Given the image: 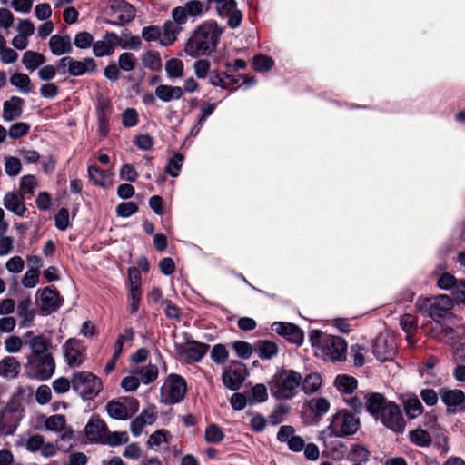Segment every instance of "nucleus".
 Here are the masks:
<instances>
[{
  "mask_svg": "<svg viewBox=\"0 0 465 465\" xmlns=\"http://www.w3.org/2000/svg\"><path fill=\"white\" fill-rule=\"evenodd\" d=\"M223 28L215 21L201 24L187 40L184 52L191 57L209 55L215 51Z\"/></svg>",
  "mask_w": 465,
  "mask_h": 465,
  "instance_id": "f257e3e1",
  "label": "nucleus"
},
{
  "mask_svg": "<svg viewBox=\"0 0 465 465\" xmlns=\"http://www.w3.org/2000/svg\"><path fill=\"white\" fill-rule=\"evenodd\" d=\"M302 381L300 372L281 368L272 376L268 386L272 396L276 400H292L298 394Z\"/></svg>",
  "mask_w": 465,
  "mask_h": 465,
  "instance_id": "f03ea898",
  "label": "nucleus"
},
{
  "mask_svg": "<svg viewBox=\"0 0 465 465\" xmlns=\"http://www.w3.org/2000/svg\"><path fill=\"white\" fill-rule=\"evenodd\" d=\"M310 342L315 349L316 355H320L325 361H340L345 359L347 343L341 337L313 330L310 333Z\"/></svg>",
  "mask_w": 465,
  "mask_h": 465,
  "instance_id": "7ed1b4c3",
  "label": "nucleus"
},
{
  "mask_svg": "<svg viewBox=\"0 0 465 465\" xmlns=\"http://www.w3.org/2000/svg\"><path fill=\"white\" fill-rule=\"evenodd\" d=\"M72 389L84 400L94 399L102 391L100 378L89 371H77L71 378Z\"/></svg>",
  "mask_w": 465,
  "mask_h": 465,
  "instance_id": "20e7f679",
  "label": "nucleus"
},
{
  "mask_svg": "<svg viewBox=\"0 0 465 465\" xmlns=\"http://www.w3.org/2000/svg\"><path fill=\"white\" fill-rule=\"evenodd\" d=\"M187 393V383L179 374H169L160 388L161 402L174 405L181 402Z\"/></svg>",
  "mask_w": 465,
  "mask_h": 465,
  "instance_id": "39448f33",
  "label": "nucleus"
},
{
  "mask_svg": "<svg viewBox=\"0 0 465 465\" xmlns=\"http://www.w3.org/2000/svg\"><path fill=\"white\" fill-rule=\"evenodd\" d=\"M359 427V418L346 410H341L331 417L328 430L331 436L344 438L355 434Z\"/></svg>",
  "mask_w": 465,
  "mask_h": 465,
  "instance_id": "423d86ee",
  "label": "nucleus"
},
{
  "mask_svg": "<svg viewBox=\"0 0 465 465\" xmlns=\"http://www.w3.org/2000/svg\"><path fill=\"white\" fill-rule=\"evenodd\" d=\"M55 362L51 354L44 356L29 357L26 371L31 378L45 381L54 372Z\"/></svg>",
  "mask_w": 465,
  "mask_h": 465,
  "instance_id": "0eeeda50",
  "label": "nucleus"
},
{
  "mask_svg": "<svg viewBox=\"0 0 465 465\" xmlns=\"http://www.w3.org/2000/svg\"><path fill=\"white\" fill-rule=\"evenodd\" d=\"M376 420H380L384 427L396 433H402L406 426L400 406L393 401L383 408Z\"/></svg>",
  "mask_w": 465,
  "mask_h": 465,
  "instance_id": "6e6552de",
  "label": "nucleus"
},
{
  "mask_svg": "<svg viewBox=\"0 0 465 465\" xmlns=\"http://www.w3.org/2000/svg\"><path fill=\"white\" fill-rule=\"evenodd\" d=\"M65 362L72 368L79 367L85 360L86 347L83 341L76 338L68 339L62 345Z\"/></svg>",
  "mask_w": 465,
  "mask_h": 465,
  "instance_id": "1a4fd4ad",
  "label": "nucleus"
},
{
  "mask_svg": "<svg viewBox=\"0 0 465 465\" xmlns=\"http://www.w3.org/2000/svg\"><path fill=\"white\" fill-rule=\"evenodd\" d=\"M215 4L218 15L227 20L229 27L235 29L242 21V13L237 8L235 0H208Z\"/></svg>",
  "mask_w": 465,
  "mask_h": 465,
  "instance_id": "9d476101",
  "label": "nucleus"
},
{
  "mask_svg": "<svg viewBox=\"0 0 465 465\" xmlns=\"http://www.w3.org/2000/svg\"><path fill=\"white\" fill-rule=\"evenodd\" d=\"M135 8L124 0H113L109 6L110 23L112 25H125L134 19Z\"/></svg>",
  "mask_w": 465,
  "mask_h": 465,
  "instance_id": "9b49d317",
  "label": "nucleus"
},
{
  "mask_svg": "<svg viewBox=\"0 0 465 465\" xmlns=\"http://www.w3.org/2000/svg\"><path fill=\"white\" fill-rule=\"evenodd\" d=\"M118 45H121V37L114 32H106L100 40L94 42L93 53L96 57L109 56Z\"/></svg>",
  "mask_w": 465,
  "mask_h": 465,
  "instance_id": "f8f14e48",
  "label": "nucleus"
},
{
  "mask_svg": "<svg viewBox=\"0 0 465 465\" xmlns=\"http://www.w3.org/2000/svg\"><path fill=\"white\" fill-rule=\"evenodd\" d=\"M272 330L292 343L301 345L303 342V331L293 323L275 322L272 324Z\"/></svg>",
  "mask_w": 465,
  "mask_h": 465,
  "instance_id": "ddd939ff",
  "label": "nucleus"
},
{
  "mask_svg": "<svg viewBox=\"0 0 465 465\" xmlns=\"http://www.w3.org/2000/svg\"><path fill=\"white\" fill-rule=\"evenodd\" d=\"M439 395L450 413L456 412L465 403V393L460 389L443 387L440 389Z\"/></svg>",
  "mask_w": 465,
  "mask_h": 465,
  "instance_id": "4468645a",
  "label": "nucleus"
},
{
  "mask_svg": "<svg viewBox=\"0 0 465 465\" xmlns=\"http://www.w3.org/2000/svg\"><path fill=\"white\" fill-rule=\"evenodd\" d=\"M37 293H39L40 308L44 312H54L63 303V298L54 287H45L39 290Z\"/></svg>",
  "mask_w": 465,
  "mask_h": 465,
  "instance_id": "2eb2a0df",
  "label": "nucleus"
},
{
  "mask_svg": "<svg viewBox=\"0 0 465 465\" xmlns=\"http://www.w3.org/2000/svg\"><path fill=\"white\" fill-rule=\"evenodd\" d=\"M24 341L25 344L27 345L32 351L30 357L49 354L47 351L51 347V342L44 335H34V332L29 331L24 334Z\"/></svg>",
  "mask_w": 465,
  "mask_h": 465,
  "instance_id": "dca6fc26",
  "label": "nucleus"
},
{
  "mask_svg": "<svg viewBox=\"0 0 465 465\" xmlns=\"http://www.w3.org/2000/svg\"><path fill=\"white\" fill-rule=\"evenodd\" d=\"M107 425L105 422L94 416H92L84 427V433L90 442L102 443Z\"/></svg>",
  "mask_w": 465,
  "mask_h": 465,
  "instance_id": "f3484780",
  "label": "nucleus"
},
{
  "mask_svg": "<svg viewBox=\"0 0 465 465\" xmlns=\"http://www.w3.org/2000/svg\"><path fill=\"white\" fill-rule=\"evenodd\" d=\"M209 346L204 343L193 341L179 351L180 357L187 363L200 361L206 354Z\"/></svg>",
  "mask_w": 465,
  "mask_h": 465,
  "instance_id": "a211bd4d",
  "label": "nucleus"
},
{
  "mask_svg": "<svg viewBox=\"0 0 465 465\" xmlns=\"http://www.w3.org/2000/svg\"><path fill=\"white\" fill-rule=\"evenodd\" d=\"M96 61L92 57H85L82 60H75L70 56L69 75L77 77L84 74H91L96 71Z\"/></svg>",
  "mask_w": 465,
  "mask_h": 465,
  "instance_id": "6ab92c4d",
  "label": "nucleus"
},
{
  "mask_svg": "<svg viewBox=\"0 0 465 465\" xmlns=\"http://www.w3.org/2000/svg\"><path fill=\"white\" fill-rule=\"evenodd\" d=\"M373 353L375 357L381 361H386L393 359L396 353V348L393 340L379 337L373 345Z\"/></svg>",
  "mask_w": 465,
  "mask_h": 465,
  "instance_id": "aec40b11",
  "label": "nucleus"
},
{
  "mask_svg": "<svg viewBox=\"0 0 465 465\" xmlns=\"http://www.w3.org/2000/svg\"><path fill=\"white\" fill-rule=\"evenodd\" d=\"M453 307L452 300L446 294L433 297L430 317L438 321L445 317Z\"/></svg>",
  "mask_w": 465,
  "mask_h": 465,
  "instance_id": "412c9836",
  "label": "nucleus"
},
{
  "mask_svg": "<svg viewBox=\"0 0 465 465\" xmlns=\"http://www.w3.org/2000/svg\"><path fill=\"white\" fill-rule=\"evenodd\" d=\"M25 101L19 96H12L3 104L2 117L5 121L10 122L19 118L23 114Z\"/></svg>",
  "mask_w": 465,
  "mask_h": 465,
  "instance_id": "4be33fe9",
  "label": "nucleus"
},
{
  "mask_svg": "<svg viewBox=\"0 0 465 465\" xmlns=\"http://www.w3.org/2000/svg\"><path fill=\"white\" fill-rule=\"evenodd\" d=\"M4 206L17 216H23L26 211L25 196L14 192L7 193L3 200Z\"/></svg>",
  "mask_w": 465,
  "mask_h": 465,
  "instance_id": "5701e85b",
  "label": "nucleus"
},
{
  "mask_svg": "<svg viewBox=\"0 0 465 465\" xmlns=\"http://www.w3.org/2000/svg\"><path fill=\"white\" fill-rule=\"evenodd\" d=\"M402 406L409 419H416L422 414L424 408L418 396L414 393L402 397Z\"/></svg>",
  "mask_w": 465,
  "mask_h": 465,
  "instance_id": "b1692460",
  "label": "nucleus"
},
{
  "mask_svg": "<svg viewBox=\"0 0 465 465\" xmlns=\"http://www.w3.org/2000/svg\"><path fill=\"white\" fill-rule=\"evenodd\" d=\"M391 401H386L381 393H369L365 395V407L369 413L376 420L377 416Z\"/></svg>",
  "mask_w": 465,
  "mask_h": 465,
  "instance_id": "393cba45",
  "label": "nucleus"
},
{
  "mask_svg": "<svg viewBox=\"0 0 465 465\" xmlns=\"http://www.w3.org/2000/svg\"><path fill=\"white\" fill-rule=\"evenodd\" d=\"M49 45L51 52L56 56L70 54L73 50L69 35H54L50 37Z\"/></svg>",
  "mask_w": 465,
  "mask_h": 465,
  "instance_id": "a878e982",
  "label": "nucleus"
},
{
  "mask_svg": "<svg viewBox=\"0 0 465 465\" xmlns=\"http://www.w3.org/2000/svg\"><path fill=\"white\" fill-rule=\"evenodd\" d=\"M17 315L21 318L20 327L25 328L33 322L35 318V310L33 309L32 300L26 297L19 301L17 305Z\"/></svg>",
  "mask_w": 465,
  "mask_h": 465,
  "instance_id": "bb28decb",
  "label": "nucleus"
},
{
  "mask_svg": "<svg viewBox=\"0 0 465 465\" xmlns=\"http://www.w3.org/2000/svg\"><path fill=\"white\" fill-rule=\"evenodd\" d=\"M244 375L242 369H227L223 373L224 386L232 391H237L244 381Z\"/></svg>",
  "mask_w": 465,
  "mask_h": 465,
  "instance_id": "cd10ccee",
  "label": "nucleus"
},
{
  "mask_svg": "<svg viewBox=\"0 0 465 465\" xmlns=\"http://www.w3.org/2000/svg\"><path fill=\"white\" fill-rule=\"evenodd\" d=\"M183 94V90L179 86H172L161 84L155 89V95L163 102H170L171 100H178Z\"/></svg>",
  "mask_w": 465,
  "mask_h": 465,
  "instance_id": "c85d7f7f",
  "label": "nucleus"
},
{
  "mask_svg": "<svg viewBox=\"0 0 465 465\" xmlns=\"http://www.w3.org/2000/svg\"><path fill=\"white\" fill-rule=\"evenodd\" d=\"M255 351L261 360H271L279 352L278 345L271 341H258L255 344Z\"/></svg>",
  "mask_w": 465,
  "mask_h": 465,
  "instance_id": "c756f323",
  "label": "nucleus"
},
{
  "mask_svg": "<svg viewBox=\"0 0 465 465\" xmlns=\"http://www.w3.org/2000/svg\"><path fill=\"white\" fill-rule=\"evenodd\" d=\"M20 364L14 357H5L0 361V376L7 379L15 378L19 373Z\"/></svg>",
  "mask_w": 465,
  "mask_h": 465,
  "instance_id": "7c9ffc66",
  "label": "nucleus"
},
{
  "mask_svg": "<svg viewBox=\"0 0 465 465\" xmlns=\"http://www.w3.org/2000/svg\"><path fill=\"white\" fill-rule=\"evenodd\" d=\"M181 31L182 26L175 22L172 20L166 21L163 26L161 44L165 46L172 45Z\"/></svg>",
  "mask_w": 465,
  "mask_h": 465,
  "instance_id": "2f4dec72",
  "label": "nucleus"
},
{
  "mask_svg": "<svg viewBox=\"0 0 465 465\" xmlns=\"http://www.w3.org/2000/svg\"><path fill=\"white\" fill-rule=\"evenodd\" d=\"M45 63V56L38 52L25 51L22 57L25 67L33 72Z\"/></svg>",
  "mask_w": 465,
  "mask_h": 465,
  "instance_id": "473e14b6",
  "label": "nucleus"
},
{
  "mask_svg": "<svg viewBox=\"0 0 465 465\" xmlns=\"http://www.w3.org/2000/svg\"><path fill=\"white\" fill-rule=\"evenodd\" d=\"M10 84L22 94H29L32 92L31 79L25 74H13L10 77Z\"/></svg>",
  "mask_w": 465,
  "mask_h": 465,
  "instance_id": "72a5a7b5",
  "label": "nucleus"
},
{
  "mask_svg": "<svg viewBox=\"0 0 465 465\" xmlns=\"http://www.w3.org/2000/svg\"><path fill=\"white\" fill-rule=\"evenodd\" d=\"M322 385V377L319 373L312 372L305 376L302 381V390L306 394L316 392Z\"/></svg>",
  "mask_w": 465,
  "mask_h": 465,
  "instance_id": "f704fd0d",
  "label": "nucleus"
},
{
  "mask_svg": "<svg viewBox=\"0 0 465 465\" xmlns=\"http://www.w3.org/2000/svg\"><path fill=\"white\" fill-rule=\"evenodd\" d=\"M370 458L369 450L362 445L352 444L348 453V460L353 464L367 462Z\"/></svg>",
  "mask_w": 465,
  "mask_h": 465,
  "instance_id": "c9c22d12",
  "label": "nucleus"
},
{
  "mask_svg": "<svg viewBox=\"0 0 465 465\" xmlns=\"http://www.w3.org/2000/svg\"><path fill=\"white\" fill-rule=\"evenodd\" d=\"M409 439L411 443L420 447H429L431 444L430 433L423 429H415L409 432Z\"/></svg>",
  "mask_w": 465,
  "mask_h": 465,
  "instance_id": "e433bc0d",
  "label": "nucleus"
},
{
  "mask_svg": "<svg viewBox=\"0 0 465 465\" xmlns=\"http://www.w3.org/2000/svg\"><path fill=\"white\" fill-rule=\"evenodd\" d=\"M88 177L95 185L101 187H106L110 183L107 172L101 170L96 166L88 167Z\"/></svg>",
  "mask_w": 465,
  "mask_h": 465,
  "instance_id": "4c0bfd02",
  "label": "nucleus"
},
{
  "mask_svg": "<svg viewBox=\"0 0 465 465\" xmlns=\"http://www.w3.org/2000/svg\"><path fill=\"white\" fill-rule=\"evenodd\" d=\"M108 415L114 420H127L128 412L120 401H111L106 404Z\"/></svg>",
  "mask_w": 465,
  "mask_h": 465,
  "instance_id": "58836bf2",
  "label": "nucleus"
},
{
  "mask_svg": "<svg viewBox=\"0 0 465 465\" xmlns=\"http://www.w3.org/2000/svg\"><path fill=\"white\" fill-rule=\"evenodd\" d=\"M308 407L315 416L322 417L328 412L330 403L325 398H312L308 401Z\"/></svg>",
  "mask_w": 465,
  "mask_h": 465,
  "instance_id": "ea45409f",
  "label": "nucleus"
},
{
  "mask_svg": "<svg viewBox=\"0 0 465 465\" xmlns=\"http://www.w3.org/2000/svg\"><path fill=\"white\" fill-rule=\"evenodd\" d=\"M336 388L342 393H351L357 387V381L348 375H339L335 380Z\"/></svg>",
  "mask_w": 465,
  "mask_h": 465,
  "instance_id": "a19ab883",
  "label": "nucleus"
},
{
  "mask_svg": "<svg viewBox=\"0 0 465 465\" xmlns=\"http://www.w3.org/2000/svg\"><path fill=\"white\" fill-rule=\"evenodd\" d=\"M128 440L129 436L126 431L109 432L107 430L102 443L115 447L126 443Z\"/></svg>",
  "mask_w": 465,
  "mask_h": 465,
  "instance_id": "79ce46f5",
  "label": "nucleus"
},
{
  "mask_svg": "<svg viewBox=\"0 0 465 465\" xmlns=\"http://www.w3.org/2000/svg\"><path fill=\"white\" fill-rule=\"evenodd\" d=\"M225 434L216 424L208 425L204 431V439L208 443L218 444L223 440Z\"/></svg>",
  "mask_w": 465,
  "mask_h": 465,
  "instance_id": "37998d69",
  "label": "nucleus"
},
{
  "mask_svg": "<svg viewBox=\"0 0 465 465\" xmlns=\"http://www.w3.org/2000/svg\"><path fill=\"white\" fill-rule=\"evenodd\" d=\"M5 172L9 177L17 176L22 170V163L19 158L15 156H5Z\"/></svg>",
  "mask_w": 465,
  "mask_h": 465,
  "instance_id": "c03bdc74",
  "label": "nucleus"
},
{
  "mask_svg": "<svg viewBox=\"0 0 465 465\" xmlns=\"http://www.w3.org/2000/svg\"><path fill=\"white\" fill-rule=\"evenodd\" d=\"M45 426L48 430L59 432L66 426L65 418L62 414L52 415L46 419Z\"/></svg>",
  "mask_w": 465,
  "mask_h": 465,
  "instance_id": "a18cd8bd",
  "label": "nucleus"
},
{
  "mask_svg": "<svg viewBox=\"0 0 465 465\" xmlns=\"http://www.w3.org/2000/svg\"><path fill=\"white\" fill-rule=\"evenodd\" d=\"M21 444L25 446L27 451L34 453L41 450L45 439L40 434H34L25 440H21Z\"/></svg>",
  "mask_w": 465,
  "mask_h": 465,
  "instance_id": "49530a36",
  "label": "nucleus"
},
{
  "mask_svg": "<svg viewBox=\"0 0 465 465\" xmlns=\"http://www.w3.org/2000/svg\"><path fill=\"white\" fill-rule=\"evenodd\" d=\"M165 71L170 78H180L183 74V64L181 60L173 58L166 63Z\"/></svg>",
  "mask_w": 465,
  "mask_h": 465,
  "instance_id": "de8ad7c7",
  "label": "nucleus"
},
{
  "mask_svg": "<svg viewBox=\"0 0 465 465\" xmlns=\"http://www.w3.org/2000/svg\"><path fill=\"white\" fill-rule=\"evenodd\" d=\"M135 373L140 374L141 380L144 384H149L158 377V368L156 365L148 364L141 370H136Z\"/></svg>",
  "mask_w": 465,
  "mask_h": 465,
  "instance_id": "09e8293b",
  "label": "nucleus"
},
{
  "mask_svg": "<svg viewBox=\"0 0 465 465\" xmlns=\"http://www.w3.org/2000/svg\"><path fill=\"white\" fill-rule=\"evenodd\" d=\"M211 359L217 364H223L229 357V352L223 344H215L210 354Z\"/></svg>",
  "mask_w": 465,
  "mask_h": 465,
  "instance_id": "8fccbe9b",
  "label": "nucleus"
},
{
  "mask_svg": "<svg viewBox=\"0 0 465 465\" xmlns=\"http://www.w3.org/2000/svg\"><path fill=\"white\" fill-rule=\"evenodd\" d=\"M183 162V155L182 153H175L173 157L169 160L165 168V172L173 177L179 175Z\"/></svg>",
  "mask_w": 465,
  "mask_h": 465,
  "instance_id": "3c124183",
  "label": "nucleus"
},
{
  "mask_svg": "<svg viewBox=\"0 0 465 465\" xmlns=\"http://www.w3.org/2000/svg\"><path fill=\"white\" fill-rule=\"evenodd\" d=\"M232 348L235 351L237 356L242 359H249L253 352L252 344L242 341L232 342Z\"/></svg>",
  "mask_w": 465,
  "mask_h": 465,
  "instance_id": "603ef678",
  "label": "nucleus"
},
{
  "mask_svg": "<svg viewBox=\"0 0 465 465\" xmlns=\"http://www.w3.org/2000/svg\"><path fill=\"white\" fill-rule=\"evenodd\" d=\"M134 337V331L132 328H126L124 330L123 333L119 335L117 338L115 344H114V350H116L117 353H122L124 345L125 343H131Z\"/></svg>",
  "mask_w": 465,
  "mask_h": 465,
  "instance_id": "864d4df0",
  "label": "nucleus"
},
{
  "mask_svg": "<svg viewBox=\"0 0 465 465\" xmlns=\"http://www.w3.org/2000/svg\"><path fill=\"white\" fill-rule=\"evenodd\" d=\"M136 62L137 60L134 54L128 52L123 53L118 59L119 68L125 72L132 71L134 69Z\"/></svg>",
  "mask_w": 465,
  "mask_h": 465,
  "instance_id": "5fc2aeb1",
  "label": "nucleus"
},
{
  "mask_svg": "<svg viewBox=\"0 0 465 465\" xmlns=\"http://www.w3.org/2000/svg\"><path fill=\"white\" fill-rule=\"evenodd\" d=\"M30 125L25 122H18L12 124L8 130V135L12 139L21 138L28 134Z\"/></svg>",
  "mask_w": 465,
  "mask_h": 465,
  "instance_id": "6e6d98bb",
  "label": "nucleus"
},
{
  "mask_svg": "<svg viewBox=\"0 0 465 465\" xmlns=\"http://www.w3.org/2000/svg\"><path fill=\"white\" fill-rule=\"evenodd\" d=\"M36 186L37 182L34 175H25L20 181V193L24 196L25 194H32Z\"/></svg>",
  "mask_w": 465,
  "mask_h": 465,
  "instance_id": "4d7b16f0",
  "label": "nucleus"
},
{
  "mask_svg": "<svg viewBox=\"0 0 465 465\" xmlns=\"http://www.w3.org/2000/svg\"><path fill=\"white\" fill-rule=\"evenodd\" d=\"M168 441V431L164 430H158L152 433L147 440V446L149 448L154 449L160 446L163 442Z\"/></svg>",
  "mask_w": 465,
  "mask_h": 465,
  "instance_id": "13d9d810",
  "label": "nucleus"
},
{
  "mask_svg": "<svg viewBox=\"0 0 465 465\" xmlns=\"http://www.w3.org/2000/svg\"><path fill=\"white\" fill-rule=\"evenodd\" d=\"M25 343L24 337L20 338L15 335H12L7 337L5 340L4 345L5 349L9 353H16L20 351L23 344Z\"/></svg>",
  "mask_w": 465,
  "mask_h": 465,
  "instance_id": "bf43d9fd",
  "label": "nucleus"
},
{
  "mask_svg": "<svg viewBox=\"0 0 465 465\" xmlns=\"http://www.w3.org/2000/svg\"><path fill=\"white\" fill-rule=\"evenodd\" d=\"M273 60L266 55H257L253 58V67L256 71L265 72L272 68Z\"/></svg>",
  "mask_w": 465,
  "mask_h": 465,
  "instance_id": "052dcab7",
  "label": "nucleus"
},
{
  "mask_svg": "<svg viewBox=\"0 0 465 465\" xmlns=\"http://www.w3.org/2000/svg\"><path fill=\"white\" fill-rule=\"evenodd\" d=\"M74 44L80 49H87L93 47L94 37L88 32H81L75 35Z\"/></svg>",
  "mask_w": 465,
  "mask_h": 465,
  "instance_id": "680f3d73",
  "label": "nucleus"
},
{
  "mask_svg": "<svg viewBox=\"0 0 465 465\" xmlns=\"http://www.w3.org/2000/svg\"><path fill=\"white\" fill-rule=\"evenodd\" d=\"M290 408L284 405H277L273 411L269 415V422L272 425H278L283 421V417L289 412Z\"/></svg>",
  "mask_w": 465,
  "mask_h": 465,
  "instance_id": "e2e57ef3",
  "label": "nucleus"
},
{
  "mask_svg": "<svg viewBox=\"0 0 465 465\" xmlns=\"http://www.w3.org/2000/svg\"><path fill=\"white\" fill-rule=\"evenodd\" d=\"M138 113L135 109L128 108L122 114V124L124 127H134L138 124Z\"/></svg>",
  "mask_w": 465,
  "mask_h": 465,
  "instance_id": "0e129e2a",
  "label": "nucleus"
},
{
  "mask_svg": "<svg viewBox=\"0 0 465 465\" xmlns=\"http://www.w3.org/2000/svg\"><path fill=\"white\" fill-rule=\"evenodd\" d=\"M252 399L254 402H264L268 400L267 387L262 383L254 385L252 389Z\"/></svg>",
  "mask_w": 465,
  "mask_h": 465,
  "instance_id": "69168bd1",
  "label": "nucleus"
},
{
  "mask_svg": "<svg viewBox=\"0 0 465 465\" xmlns=\"http://www.w3.org/2000/svg\"><path fill=\"white\" fill-rule=\"evenodd\" d=\"M39 282V271L36 269H29L25 272L22 278V284L25 288H33Z\"/></svg>",
  "mask_w": 465,
  "mask_h": 465,
  "instance_id": "338daca9",
  "label": "nucleus"
},
{
  "mask_svg": "<svg viewBox=\"0 0 465 465\" xmlns=\"http://www.w3.org/2000/svg\"><path fill=\"white\" fill-rule=\"evenodd\" d=\"M210 67L211 63L207 59H199L193 64L194 74L200 79L207 76Z\"/></svg>",
  "mask_w": 465,
  "mask_h": 465,
  "instance_id": "774afa93",
  "label": "nucleus"
}]
</instances>
